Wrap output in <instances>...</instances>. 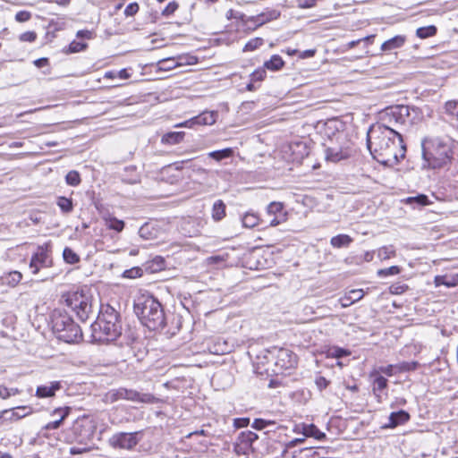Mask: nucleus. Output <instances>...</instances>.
<instances>
[{"mask_svg": "<svg viewBox=\"0 0 458 458\" xmlns=\"http://www.w3.org/2000/svg\"><path fill=\"white\" fill-rule=\"evenodd\" d=\"M217 113L215 111H204L182 123L174 125L175 128H195L198 125H212L216 123Z\"/></svg>", "mask_w": 458, "mask_h": 458, "instance_id": "12", "label": "nucleus"}, {"mask_svg": "<svg viewBox=\"0 0 458 458\" xmlns=\"http://www.w3.org/2000/svg\"><path fill=\"white\" fill-rule=\"evenodd\" d=\"M144 271V267H133L130 269L124 270L122 276L124 278L135 279L142 276Z\"/></svg>", "mask_w": 458, "mask_h": 458, "instance_id": "43", "label": "nucleus"}, {"mask_svg": "<svg viewBox=\"0 0 458 458\" xmlns=\"http://www.w3.org/2000/svg\"><path fill=\"white\" fill-rule=\"evenodd\" d=\"M52 248L50 242L38 245L36 252L30 258V269L33 275H37L41 268L51 267L53 259L51 256Z\"/></svg>", "mask_w": 458, "mask_h": 458, "instance_id": "9", "label": "nucleus"}, {"mask_svg": "<svg viewBox=\"0 0 458 458\" xmlns=\"http://www.w3.org/2000/svg\"><path fill=\"white\" fill-rule=\"evenodd\" d=\"M177 65L178 63H176L173 58L163 59L157 63V67L160 71H170Z\"/></svg>", "mask_w": 458, "mask_h": 458, "instance_id": "50", "label": "nucleus"}, {"mask_svg": "<svg viewBox=\"0 0 458 458\" xmlns=\"http://www.w3.org/2000/svg\"><path fill=\"white\" fill-rule=\"evenodd\" d=\"M63 258L65 263L71 265H75L81 260L80 256L69 247L64 249Z\"/></svg>", "mask_w": 458, "mask_h": 458, "instance_id": "36", "label": "nucleus"}, {"mask_svg": "<svg viewBox=\"0 0 458 458\" xmlns=\"http://www.w3.org/2000/svg\"><path fill=\"white\" fill-rule=\"evenodd\" d=\"M267 77V71L262 67H259L253 72L250 73V79L256 84H259Z\"/></svg>", "mask_w": 458, "mask_h": 458, "instance_id": "48", "label": "nucleus"}, {"mask_svg": "<svg viewBox=\"0 0 458 458\" xmlns=\"http://www.w3.org/2000/svg\"><path fill=\"white\" fill-rule=\"evenodd\" d=\"M133 310L140 323L151 331H163L167 337H172L180 329L178 325L174 330L168 327L164 307L153 295L138 298Z\"/></svg>", "mask_w": 458, "mask_h": 458, "instance_id": "3", "label": "nucleus"}, {"mask_svg": "<svg viewBox=\"0 0 458 458\" xmlns=\"http://www.w3.org/2000/svg\"><path fill=\"white\" fill-rule=\"evenodd\" d=\"M437 29L435 25H428L426 27L418 28L416 30V36L420 38H428L437 34Z\"/></svg>", "mask_w": 458, "mask_h": 458, "instance_id": "35", "label": "nucleus"}, {"mask_svg": "<svg viewBox=\"0 0 458 458\" xmlns=\"http://www.w3.org/2000/svg\"><path fill=\"white\" fill-rule=\"evenodd\" d=\"M323 448L314 447H304L298 450H295L293 453V458H323L320 451H323Z\"/></svg>", "mask_w": 458, "mask_h": 458, "instance_id": "23", "label": "nucleus"}, {"mask_svg": "<svg viewBox=\"0 0 458 458\" xmlns=\"http://www.w3.org/2000/svg\"><path fill=\"white\" fill-rule=\"evenodd\" d=\"M419 366L420 364L418 361H403L395 364V369L398 372H408L417 369Z\"/></svg>", "mask_w": 458, "mask_h": 458, "instance_id": "42", "label": "nucleus"}, {"mask_svg": "<svg viewBox=\"0 0 458 458\" xmlns=\"http://www.w3.org/2000/svg\"><path fill=\"white\" fill-rule=\"evenodd\" d=\"M406 41V37L403 35H396L392 38L385 41L381 45V50L383 52H391L394 49L402 47Z\"/></svg>", "mask_w": 458, "mask_h": 458, "instance_id": "22", "label": "nucleus"}, {"mask_svg": "<svg viewBox=\"0 0 458 458\" xmlns=\"http://www.w3.org/2000/svg\"><path fill=\"white\" fill-rule=\"evenodd\" d=\"M31 412V409L27 406H18L13 409L4 410V413H6V421H16L19 420Z\"/></svg>", "mask_w": 458, "mask_h": 458, "instance_id": "20", "label": "nucleus"}, {"mask_svg": "<svg viewBox=\"0 0 458 458\" xmlns=\"http://www.w3.org/2000/svg\"><path fill=\"white\" fill-rule=\"evenodd\" d=\"M64 297L67 307L71 308L76 313L81 321L85 322L92 312L89 297L82 292L68 293Z\"/></svg>", "mask_w": 458, "mask_h": 458, "instance_id": "7", "label": "nucleus"}, {"mask_svg": "<svg viewBox=\"0 0 458 458\" xmlns=\"http://www.w3.org/2000/svg\"><path fill=\"white\" fill-rule=\"evenodd\" d=\"M445 113L449 116L453 125L458 129V100L447 101L445 105Z\"/></svg>", "mask_w": 458, "mask_h": 458, "instance_id": "24", "label": "nucleus"}, {"mask_svg": "<svg viewBox=\"0 0 458 458\" xmlns=\"http://www.w3.org/2000/svg\"><path fill=\"white\" fill-rule=\"evenodd\" d=\"M306 429H304V437H313L317 440H324L327 438V435L320 431L318 429V428L310 423V424H307V427L305 428Z\"/></svg>", "mask_w": 458, "mask_h": 458, "instance_id": "30", "label": "nucleus"}, {"mask_svg": "<svg viewBox=\"0 0 458 458\" xmlns=\"http://www.w3.org/2000/svg\"><path fill=\"white\" fill-rule=\"evenodd\" d=\"M225 216V204L223 200H216L212 208V218L215 221H220Z\"/></svg>", "mask_w": 458, "mask_h": 458, "instance_id": "31", "label": "nucleus"}, {"mask_svg": "<svg viewBox=\"0 0 458 458\" xmlns=\"http://www.w3.org/2000/svg\"><path fill=\"white\" fill-rule=\"evenodd\" d=\"M280 13L276 10L267 11L265 13H261L256 16H251L248 18V21L252 22L255 28L259 27L268 21L276 20L279 17Z\"/></svg>", "mask_w": 458, "mask_h": 458, "instance_id": "19", "label": "nucleus"}, {"mask_svg": "<svg viewBox=\"0 0 458 458\" xmlns=\"http://www.w3.org/2000/svg\"><path fill=\"white\" fill-rule=\"evenodd\" d=\"M267 223L270 226H276L286 220V213L282 202L273 201L269 203L266 210Z\"/></svg>", "mask_w": 458, "mask_h": 458, "instance_id": "14", "label": "nucleus"}, {"mask_svg": "<svg viewBox=\"0 0 458 458\" xmlns=\"http://www.w3.org/2000/svg\"><path fill=\"white\" fill-rule=\"evenodd\" d=\"M264 44V39L262 38H254L250 39L244 46L242 51L243 52H251L259 47H260Z\"/></svg>", "mask_w": 458, "mask_h": 458, "instance_id": "45", "label": "nucleus"}, {"mask_svg": "<svg viewBox=\"0 0 458 458\" xmlns=\"http://www.w3.org/2000/svg\"><path fill=\"white\" fill-rule=\"evenodd\" d=\"M421 117V110L413 106L387 107L383 118L387 124L372 126L368 131L367 146L373 158L386 166L397 165L405 157L406 146L402 135L390 125H411Z\"/></svg>", "mask_w": 458, "mask_h": 458, "instance_id": "1", "label": "nucleus"}, {"mask_svg": "<svg viewBox=\"0 0 458 458\" xmlns=\"http://www.w3.org/2000/svg\"><path fill=\"white\" fill-rule=\"evenodd\" d=\"M264 359L267 364H274L273 371L276 375L292 370L297 365V355L286 348L273 347L267 351Z\"/></svg>", "mask_w": 458, "mask_h": 458, "instance_id": "6", "label": "nucleus"}, {"mask_svg": "<svg viewBox=\"0 0 458 458\" xmlns=\"http://www.w3.org/2000/svg\"><path fill=\"white\" fill-rule=\"evenodd\" d=\"M118 178L127 184H137L141 182V174L136 165H131L125 166L123 171L118 173Z\"/></svg>", "mask_w": 458, "mask_h": 458, "instance_id": "15", "label": "nucleus"}, {"mask_svg": "<svg viewBox=\"0 0 458 458\" xmlns=\"http://www.w3.org/2000/svg\"><path fill=\"white\" fill-rule=\"evenodd\" d=\"M258 438V435L252 431L242 432L239 437L241 443L246 446H251Z\"/></svg>", "mask_w": 458, "mask_h": 458, "instance_id": "40", "label": "nucleus"}, {"mask_svg": "<svg viewBox=\"0 0 458 458\" xmlns=\"http://www.w3.org/2000/svg\"><path fill=\"white\" fill-rule=\"evenodd\" d=\"M56 205L64 214H69L73 210V202L71 198L60 196L57 198Z\"/></svg>", "mask_w": 458, "mask_h": 458, "instance_id": "33", "label": "nucleus"}, {"mask_svg": "<svg viewBox=\"0 0 458 458\" xmlns=\"http://www.w3.org/2000/svg\"><path fill=\"white\" fill-rule=\"evenodd\" d=\"M233 154V150L231 148H225L219 150H214L208 153V157L212 159L219 162L225 158L231 157Z\"/></svg>", "mask_w": 458, "mask_h": 458, "instance_id": "34", "label": "nucleus"}, {"mask_svg": "<svg viewBox=\"0 0 458 458\" xmlns=\"http://www.w3.org/2000/svg\"><path fill=\"white\" fill-rule=\"evenodd\" d=\"M395 256V249L393 245L383 246L377 250V257L382 259H389L392 257Z\"/></svg>", "mask_w": 458, "mask_h": 458, "instance_id": "41", "label": "nucleus"}, {"mask_svg": "<svg viewBox=\"0 0 458 458\" xmlns=\"http://www.w3.org/2000/svg\"><path fill=\"white\" fill-rule=\"evenodd\" d=\"M84 420H76L72 428L71 434L67 438L71 442H76L81 445H87L94 437V428L91 425L84 423Z\"/></svg>", "mask_w": 458, "mask_h": 458, "instance_id": "10", "label": "nucleus"}, {"mask_svg": "<svg viewBox=\"0 0 458 458\" xmlns=\"http://www.w3.org/2000/svg\"><path fill=\"white\" fill-rule=\"evenodd\" d=\"M106 225L110 230L121 233L125 226V223L121 219L112 216L106 220Z\"/></svg>", "mask_w": 458, "mask_h": 458, "instance_id": "38", "label": "nucleus"}, {"mask_svg": "<svg viewBox=\"0 0 458 458\" xmlns=\"http://www.w3.org/2000/svg\"><path fill=\"white\" fill-rule=\"evenodd\" d=\"M326 160L336 163L347 159L351 156V151L348 148L344 146L335 145L332 140L328 143H324Z\"/></svg>", "mask_w": 458, "mask_h": 458, "instance_id": "13", "label": "nucleus"}, {"mask_svg": "<svg viewBox=\"0 0 458 458\" xmlns=\"http://www.w3.org/2000/svg\"><path fill=\"white\" fill-rule=\"evenodd\" d=\"M316 52H317L316 49H307V50H304L302 52H300L299 53V57L301 58V59L310 58V57H313L315 55Z\"/></svg>", "mask_w": 458, "mask_h": 458, "instance_id": "63", "label": "nucleus"}, {"mask_svg": "<svg viewBox=\"0 0 458 458\" xmlns=\"http://www.w3.org/2000/svg\"><path fill=\"white\" fill-rule=\"evenodd\" d=\"M145 272L148 274L157 273L165 268V260L161 256H156L143 265Z\"/></svg>", "mask_w": 458, "mask_h": 458, "instance_id": "21", "label": "nucleus"}, {"mask_svg": "<svg viewBox=\"0 0 458 458\" xmlns=\"http://www.w3.org/2000/svg\"><path fill=\"white\" fill-rule=\"evenodd\" d=\"M177 8H178V4L175 1H172L162 11V15L170 16L177 10Z\"/></svg>", "mask_w": 458, "mask_h": 458, "instance_id": "57", "label": "nucleus"}, {"mask_svg": "<svg viewBox=\"0 0 458 458\" xmlns=\"http://www.w3.org/2000/svg\"><path fill=\"white\" fill-rule=\"evenodd\" d=\"M31 18V14L28 11H20L15 14V20L19 22L28 21Z\"/></svg>", "mask_w": 458, "mask_h": 458, "instance_id": "60", "label": "nucleus"}, {"mask_svg": "<svg viewBox=\"0 0 458 458\" xmlns=\"http://www.w3.org/2000/svg\"><path fill=\"white\" fill-rule=\"evenodd\" d=\"M352 242H353V239L350 235L341 233V234L333 236L330 240V244L334 248L340 249V248L348 247Z\"/></svg>", "mask_w": 458, "mask_h": 458, "instance_id": "27", "label": "nucleus"}, {"mask_svg": "<svg viewBox=\"0 0 458 458\" xmlns=\"http://www.w3.org/2000/svg\"><path fill=\"white\" fill-rule=\"evenodd\" d=\"M138 233L143 240H156L159 237L161 229L156 222L150 221L142 225Z\"/></svg>", "mask_w": 458, "mask_h": 458, "instance_id": "16", "label": "nucleus"}, {"mask_svg": "<svg viewBox=\"0 0 458 458\" xmlns=\"http://www.w3.org/2000/svg\"><path fill=\"white\" fill-rule=\"evenodd\" d=\"M139 4L134 2L129 4L124 9V15L127 17L133 16L139 12Z\"/></svg>", "mask_w": 458, "mask_h": 458, "instance_id": "55", "label": "nucleus"}, {"mask_svg": "<svg viewBox=\"0 0 458 458\" xmlns=\"http://www.w3.org/2000/svg\"><path fill=\"white\" fill-rule=\"evenodd\" d=\"M411 419V415L404 410H399L393 411L388 417V423L385 424L383 428H394L400 425H403L408 422Z\"/></svg>", "mask_w": 458, "mask_h": 458, "instance_id": "17", "label": "nucleus"}, {"mask_svg": "<svg viewBox=\"0 0 458 458\" xmlns=\"http://www.w3.org/2000/svg\"><path fill=\"white\" fill-rule=\"evenodd\" d=\"M72 411V408L69 406L65 407H59L53 411V415H59L60 418L58 419L61 422H63L70 414Z\"/></svg>", "mask_w": 458, "mask_h": 458, "instance_id": "53", "label": "nucleus"}, {"mask_svg": "<svg viewBox=\"0 0 458 458\" xmlns=\"http://www.w3.org/2000/svg\"><path fill=\"white\" fill-rule=\"evenodd\" d=\"M276 424L275 420L257 418L252 421L250 426L256 430H262L267 428L274 427Z\"/></svg>", "mask_w": 458, "mask_h": 458, "instance_id": "37", "label": "nucleus"}, {"mask_svg": "<svg viewBox=\"0 0 458 458\" xmlns=\"http://www.w3.org/2000/svg\"><path fill=\"white\" fill-rule=\"evenodd\" d=\"M91 328L95 341L112 342L116 340L123 331L120 312L110 304H101L98 318L91 324Z\"/></svg>", "mask_w": 458, "mask_h": 458, "instance_id": "4", "label": "nucleus"}, {"mask_svg": "<svg viewBox=\"0 0 458 458\" xmlns=\"http://www.w3.org/2000/svg\"><path fill=\"white\" fill-rule=\"evenodd\" d=\"M61 388L60 381H52L48 384L38 386L36 389V396L38 398L53 397Z\"/></svg>", "mask_w": 458, "mask_h": 458, "instance_id": "18", "label": "nucleus"}, {"mask_svg": "<svg viewBox=\"0 0 458 458\" xmlns=\"http://www.w3.org/2000/svg\"><path fill=\"white\" fill-rule=\"evenodd\" d=\"M401 272V267L399 266H392L387 268H382L377 270V275L378 277H386L389 276H394Z\"/></svg>", "mask_w": 458, "mask_h": 458, "instance_id": "49", "label": "nucleus"}, {"mask_svg": "<svg viewBox=\"0 0 458 458\" xmlns=\"http://www.w3.org/2000/svg\"><path fill=\"white\" fill-rule=\"evenodd\" d=\"M211 352L219 354V353H225L229 351V347L225 342L223 344H215L213 348L209 349Z\"/></svg>", "mask_w": 458, "mask_h": 458, "instance_id": "56", "label": "nucleus"}, {"mask_svg": "<svg viewBox=\"0 0 458 458\" xmlns=\"http://www.w3.org/2000/svg\"><path fill=\"white\" fill-rule=\"evenodd\" d=\"M140 432H120L112 436L109 440L110 445L114 448L133 449L140 442L138 437Z\"/></svg>", "mask_w": 458, "mask_h": 458, "instance_id": "11", "label": "nucleus"}, {"mask_svg": "<svg viewBox=\"0 0 458 458\" xmlns=\"http://www.w3.org/2000/svg\"><path fill=\"white\" fill-rule=\"evenodd\" d=\"M65 182L70 186H78L81 182V175L77 171L72 170L65 175Z\"/></svg>", "mask_w": 458, "mask_h": 458, "instance_id": "47", "label": "nucleus"}, {"mask_svg": "<svg viewBox=\"0 0 458 458\" xmlns=\"http://www.w3.org/2000/svg\"><path fill=\"white\" fill-rule=\"evenodd\" d=\"M284 61L279 55H273L271 58L263 64L265 70L277 72L284 66Z\"/></svg>", "mask_w": 458, "mask_h": 458, "instance_id": "26", "label": "nucleus"}, {"mask_svg": "<svg viewBox=\"0 0 458 458\" xmlns=\"http://www.w3.org/2000/svg\"><path fill=\"white\" fill-rule=\"evenodd\" d=\"M226 19L227 20H232V19H239V20H242L243 21V18L245 17V15L243 13H238V12H234L233 9H230L226 12Z\"/></svg>", "mask_w": 458, "mask_h": 458, "instance_id": "61", "label": "nucleus"}, {"mask_svg": "<svg viewBox=\"0 0 458 458\" xmlns=\"http://www.w3.org/2000/svg\"><path fill=\"white\" fill-rule=\"evenodd\" d=\"M351 352L348 349L342 348L339 346H333L328 350V356L333 358L340 359L349 356Z\"/></svg>", "mask_w": 458, "mask_h": 458, "instance_id": "44", "label": "nucleus"}, {"mask_svg": "<svg viewBox=\"0 0 458 458\" xmlns=\"http://www.w3.org/2000/svg\"><path fill=\"white\" fill-rule=\"evenodd\" d=\"M405 203L412 206V208H420L427 206L430 203L428 197L425 194H418L413 197H408L405 199Z\"/></svg>", "mask_w": 458, "mask_h": 458, "instance_id": "29", "label": "nucleus"}, {"mask_svg": "<svg viewBox=\"0 0 458 458\" xmlns=\"http://www.w3.org/2000/svg\"><path fill=\"white\" fill-rule=\"evenodd\" d=\"M386 386H387V379L385 377H383L381 375H377L374 377V388H373L374 392L375 391H382Z\"/></svg>", "mask_w": 458, "mask_h": 458, "instance_id": "52", "label": "nucleus"}, {"mask_svg": "<svg viewBox=\"0 0 458 458\" xmlns=\"http://www.w3.org/2000/svg\"><path fill=\"white\" fill-rule=\"evenodd\" d=\"M52 329L56 337L68 344L78 343L82 339L80 326L65 310L55 309L51 315Z\"/></svg>", "mask_w": 458, "mask_h": 458, "instance_id": "5", "label": "nucleus"}, {"mask_svg": "<svg viewBox=\"0 0 458 458\" xmlns=\"http://www.w3.org/2000/svg\"><path fill=\"white\" fill-rule=\"evenodd\" d=\"M259 217L254 212H246L242 217V225L246 228H253L259 225Z\"/></svg>", "mask_w": 458, "mask_h": 458, "instance_id": "32", "label": "nucleus"}, {"mask_svg": "<svg viewBox=\"0 0 458 458\" xmlns=\"http://www.w3.org/2000/svg\"><path fill=\"white\" fill-rule=\"evenodd\" d=\"M329 380H327L325 377L319 376L316 377L315 384L319 391H323L329 385Z\"/></svg>", "mask_w": 458, "mask_h": 458, "instance_id": "58", "label": "nucleus"}, {"mask_svg": "<svg viewBox=\"0 0 458 458\" xmlns=\"http://www.w3.org/2000/svg\"><path fill=\"white\" fill-rule=\"evenodd\" d=\"M22 279V275L19 271H12L4 277L5 283L10 286L17 285Z\"/></svg>", "mask_w": 458, "mask_h": 458, "instance_id": "46", "label": "nucleus"}, {"mask_svg": "<svg viewBox=\"0 0 458 458\" xmlns=\"http://www.w3.org/2000/svg\"><path fill=\"white\" fill-rule=\"evenodd\" d=\"M184 131H169L162 136L161 141L164 144L174 145L182 141Z\"/></svg>", "mask_w": 458, "mask_h": 458, "instance_id": "28", "label": "nucleus"}, {"mask_svg": "<svg viewBox=\"0 0 458 458\" xmlns=\"http://www.w3.org/2000/svg\"><path fill=\"white\" fill-rule=\"evenodd\" d=\"M62 422L59 420H54V421H51V422H48L45 427L44 428L46 430H53V429H57L60 428Z\"/></svg>", "mask_w": 458, "mask_h": 458, "instance_id": "64", "label": "nucleus"}, {"mask_svg": "<svg viewBox=\"0 0 458 458\" xmlns=\"http://www.w3.org/2000/svg\"><path fill=\"white\" fill-rule=\"evenodd\" d=\"M348 295L351 298V302L354 303L363 298L364 292L362 289H353L348 293Z\"/></svg>", "mask_w": 458, "mask_h": 458, "instance_id": "54", "label": "nucleus"}, {"mask_svg": "<svg viewBox=\"0 0 458 458\" xmlns=\"http://www.w3.org/2000/svg\"><path fill=\"white\" fill-rule=\"evenodd\" d=\"M434 284L437 287L445 285L448 288L455 287L458 285V276H447V275H439L436 276L434 278Z\"/></svg>", "mask_w": 458, "mask_h": 458, "instance_id": "25", "label": "nucleus"}, {"mask_svg": "<svg viewBox=\"0 0 458 458\" xmlns=\"http://www.w3.org/2000/svg\"><path fill=\"white\" fill-rule=\"evenodd\" d=\"M409 289V286L406 284L397 282L392 284L389 287V292L392 294H403Z\"/></svg>", "mask_w": 458, "mask_h": 458, "instance_id": "51", "label": "nucleus"}, {"mask_svg": "<svg viewBox=\"0 0 458 458\" xmlns=\"http://www.w3.org/2000/svg\"><path fill=\"white\" fill-rule=\"evenodd\" d=\"M37 38V34L34 31H26L20 35V40L22 42H34Z\"/></svg>", "mask_w": 458, "mask_h": 458, "instance_id": "59", "label": "nucleus"}, {"mask_svg": "<svg viewBox=\"0 0 458 458\" xmlns=\"http://www.w3.org/2000/svg\"><path fill=\"white\" fill-rule=\"evenodd\" d=\"M458 142L449 137H425L421 140L422 167L445 169L454 159Z\"/></svg>", "mask_w": 458, "mask_h": 458, "instance_id": "2", "label": "nucleus"}, {"mask_svg": "<svg viewBox=\"0 0 458 458\" xmlns=\"http://www.w3.org/2000/svg\"><path fill=\"white\" fill-rule=\"evenodd\" d=\"M88 47V44L84 42H80L77 40H72L68 47L64 49V52L66 54H73L79 53L85 50Z\"/></svg>", "mask_w": 458, "mask_h": 458, "instance_id": "39", "label": "nucleus"}, {"mask_svg": "<svg viewBox=\"0 0 458 458\" xmlns=\"http://www.w3.org/2000/svg\"><path fill=\"white\" fill-rule=\"evenodd\" d=\"M106 400L111 403L119 400H127L142 403H153L155 396L151 394H143L133 389L120 387L108 391L106 394Z\"/></svg>", "mask_w": 458, "mask_h": 458, "instance_id": "8", "label": "nucleus"}, {"mask_svg": "<svg viewBox=\"0 0 458 458\" xmlns=\"http://www.w3.org/2000/svg\"><path fill=\"white\" fill-rule=\"evenodd\" d=\"M92 35H93L92 31L88 30H78L76 33V37L79 38L90 39V38H92Z\"/></svg>", "mask_w": 458, "mask_h": 458, "instance_id": "62", "label": "nucleus"}]
</instances>
